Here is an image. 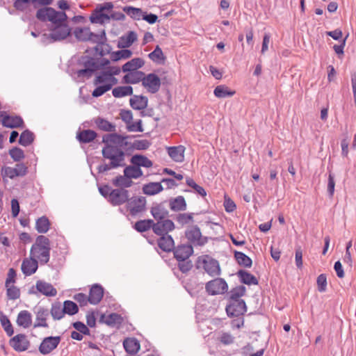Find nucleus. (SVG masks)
<instances>
[{
    "mask_svg": "<svg viewBox=\"0 0 356 356\" xmlns=\"http://www.w3.org/2000/svg\"><path fill=\"white\" fill-rule=\"evenodd\" d=\"M246 291V289L244 286H236L229 292V302L235 300H243L241 299Z\"/></svg>",
    "mask_w": 356,
    "mask_h": 356,
    "instance_id": "09e8293b",
    "label": "nucleus"
},
{
    "mask_svg": "<svg viewBox=\"0 0 356 356\" xmlns=\"http://www.w3.org/2000/svg\"><path fill=\"white\" fill-rule=\"evenodd\" d=\"M127 138L128 136H122L118 134H109L103 136L102 142L105 143V145L114 144L123 147L127 145V143L126 141Z\"/></svg>",
    "mask_w": 356,
    "mask_h": 356,
    "instance_id": "6ab92c4d",
    "label": "nucleus"
},
{
    "mask_svg": "<svg viewBox=\"0 0 356 356\" xmlns=\"http://www.w3.org/2000/svg\"><path fill=\"white\" fill-rule=\"evenodd\" d=\"M9 154L10 157L15 161H19L25 157L24 151L19 147H13L9 150Z\"/></svg>",
    "mask_w": 356,
    "mask_h": 356,
    "instance_id": "680f3d73",
    "label": "nucleus"
},
{
    "mask_svg": "<svg viewBox=\"0 0 356 356\" xmlns=\"http://www.w3.org/2000/svg\"><path fill=\"white\" fill-rule=\"evenodd\" d=\"M28 172V168L22 163L15 165V167L4 166L1 168V174L3 176L7 177L11 179L17 177H24Z\"/></svg>",
    "mask_w": 356,
    "mask_h": 356,
    "instance_id": "9b49d317",
    "label": "nucleus"
},
{
    "mask_svg": "<svg viewBox=\"0 0 356 356\" xmlns=\"http://www.w3.org/2000/svg\"><path fill=\"white\" fill-rule=\"evenodd\" d=\"M163 190V187L160 182H149L143 185V192L147 195H154Z\"/></svg>",
    "mask_w": 356,
    "mask_h": 356,
    "instance_id": "72a5a7b5",
    "label": "nucleus"
},
{
    "mask_svg": "<svg viewBox=\"0 0 356 356\" xmlns=\"http://www.w3.org/2000/svg\"><path fill=\"white\" fill-rule=\"evenodd\" d=\"M148 56L153 62L156 63H161L165 59L163 51L159 45L155 47L152 52L149 54Z\"/></svg>",
    "mask_w": 356,
    "mask_h": 356,
    "instance_id": "6e6d98bb",
    "label": "nucleus"
},
{
    "mask_svg": "<svg viewBox=\"0 0 356 356\" xmlns=\"http://www.w3.org/2000/svg\"><path fill=\"white\" fill-rule=\"evenodd\" d=\"M142 85L147 90L152 94L157 92L161 87V79L154 73H150L144 76Z\"/></svg>",
    "mask_w": 356,
    "mask_h": 356,
    "instance_id": "f8f14e48",
    "label": "nucleus"
},
{
    "mask_svg": "<svg viewBox=\"0 0 356 356\" xmlns=\"http://www.w3.org/2000/svg\"><path fill=\"white\" fill-rule=\"evenodd\" d=\"M2 124L8 128H17L23 125V120L19 116L4 115L1 120Z\"/></svg>",
    "mask_w": 356,
    "mask_h": 356,
    "instance_id": "cd10ccee",
    "label": "nucleus"
},
{
    "mask_svg": "<svg viewBox=\"0 0 356 356\" xmlns=\"http://www.w3.org/2000/svg\"><path fill=\"white\" fill-rule=\"evenodd\" d=\"M49 33L42 34L40 41L47 45L60 42L67 38L72 33V29L67 24V20L56 25H48Z\"/></svg>",
    "mask_w": 356,
    "mask_h": 356,
    "instance_id": "f03ea898",
    "label": "nucleus"
},
{
    "mask_svg": "<svg viewBox=\"0 0 356 356\" xmlns=\"http://www.w3.org/2000/svg\"><path fill=\"white\" fill-rule=\"evenodd\" d=\"M154 220L151 219L140 220L137 221L134 225V228L139 232H144L152 228L153 229Z\"/></svg>",
    "mask_w": 356,
    "mask_h": 356,
    "instance_id": "8fccbe9b",
    "label": "nucleus"
},
{
    "mask_svg": "<svg viewBox=\"0 0 356 356\" xmlns=\"http://www.w3.org/2000/svg\"><path fill=\"white\" fill-rule=\"evenodd\" d=\"M129 104L133 109L142 111L147 106L148 99L143 95H134L130 98Z\"/></svg>",
    "mask_w": 356,
    "mask_h": 356,
    "instance_id": "393cba45",
    "label": "nucleus"
},
{
    "mask_svg": "<svg viewBox=\"0 0 356 356\" xmlns=\"http://www.w3.org/2000/svg\"><path fill=\"white\" fill-rule=\"evenodd\" d=\"M131 164L136 165L139 168L141 167L149 168L153 165V163L147 156L141 154L133 155L130 159Z\"/></svg>",
    "mask_w": 356,
    "mask_h": 356,
    "instance_id": "c756f323",
    "label": "nucleus"
},
{
    "mask_svg": "<svg viewBox=\"0 0 356 356\" xmlns=\"http://www.w3.org/2000/svg\"><path fill=\"white\" fill-rule=\"evenodd\" d=\"M17 323L24 328L29 327L32 323L31 314L27 310L21 311L17 315Z\"/></svg>",
    "mask_w": 356,
    "mask_h": 356,
    "instance_id": "7c9ffc66",
    "label": "nucleus"
},
{
    "mask_svg": "<svg viewBox=\"0 0 356 356\" xmlns=\"http://www.w3.org/2000/svg\"><path fill=\"white\" fill-rule=\"evenodd\" d=\"M113 8V4L111 2H105L102 4H98L90 16V22L99 24L108 23L111 17H114V15H109L107 12L111 10Z\"/></svg>",
    "mask_w": 356,
    "mask_h": 356,
    "instance_id": "39448f33",
    "label": "nucleus"
},
{
    "mask_svg": "<svg viewBox=\"0 0 356 356\" xmlns=\"http://www.w3.org/2000/svg\"><path fill=\"white\" fill-rule=\"evenodd\" d=\"M144 76L145 73L141 71L131 72L124 76L123 81L130 84H136L140 81L143 83Z\"/></svg>",
    "mask_w": 356,
    "mask_h": 356,
    "instance_id": "473e14b6",
    "label": "nucleus"
},
{
    "mask_svg": "<svg viewBox=\"0 0 356 356\" xmlns=\"http://www.w3.org/2000/svg\"><path fill=\"white\" fill-rule=\"evenodd\" d=\"M50 250L49 239L44 235H40L32 245L30 254L31 257L39 260L40 264H46L49 261Z\"/></svg>",
    "mask_w": 356,
    "mask_h": 356,
    "instance_id": "7ed1b4c3",
    "label": "nucleus"
},
{
    "mask_svg": "<svg viewBox=\"0 0 356 356\" xmlns=\"http://www.w3.org/2000/svg\"><path fill=\"white\" fill-rule=\"evenodd\" d=\"M174 229L175 224L171 220L165 219L159 220L156 222H154L153 232L156 235H168V233Z\"/></svg>",
    "mask_w": 356,
    "mask_h": 356,
    "instance_id": "dca6fc26",
    "label": "nucleus"
},
{
    "mask_svg": "<svg viewBox=\"0 0 356 356\" xmlns=\"http://www.w3.org/2000/svg\"><path fill=\"white\" fill-rule=\"evenodd\" d=\"M112 183L115 186L118 187V188L126 189L127 188L131 187L134 182L130 177H127L124 174V175H119L113 179Z\"/></svg>",
    "mask_w": 356,
    "mask_h": 356,
    "instance_id": "e433bc0d",
    "label": "nucleus"
},
{
    "mask_svg": "<svg viewBox=\"0 0 356 356\" xmlns=\"http://www.w3.org/2000/svg\"><path fill=\"white\" fill-rule=\"evenodd\" d=\"M151 143L146 139L136 140L132 144V147L138 150H145L149 148Z\"/></svg>",
    "mask_w": 356,
    "mask_h": 356,
    "instance_id": "69168bd1",
    "label": "nucleus"
},
{
    "mask_svg": "<svg viewBox=\"0 0 356 356\" xmlns=\"http://www.w3.org/2000/svg\"><path fill=\"white\" fill-rule=\"evenodd\" d=\"M35 289L38 292L46 296L54 297L57 295V291L53 285L42 280L37 281Z\"/></svg>",
    "mask_w": 356,
    "mask_h": 356,
    "instance_id": "aec40b11",
    "label": "nucleus"
},
{
    "mask_svg": "<svg viewBox=\"0 0 356 356\" xmlns=\"http://www.w3.org/2000/svg\"><path fill=\"white\" fill-rule=\"evenodd\" d=\"M0 323L6 334L9 337L12 336L14 333L13 325L8 318L3 312H0Z\"/></svg>",
    "mask_w": 356,
    "mask_h": 356,
    "instance_id": "5fc2aeb1",
    "label": "nucleus"
},
{
    "mask_svg": "<svg viewBox=\"0 0 356 356\" xmlns=\"http://www.w3.org/2000/svg\"><path fill=\"white\" fill-rule=\"evenodd\" d=\"M318 290L320 292H324L327 289V277L325 274H321L318 276L316 280Z\"/></svg>",
    "mask_w": 356,
    "mask_h": 356,
    "instance_id": "338daca9",
    "label": "nucleus"
},
{
    "mask_svg": "<svg viewBox=\"0 0 356 356\" xmlns=\"http://www.w3.org/2000/svg\"><path fill=\"white\" fill-rule=\"evenodd\" d=\"M234 257L240 266H243L246 268H250L252 266V259L245 254L235 251Z\"/></svg>",
    "mask_w": 356,
    "mask_h": 356,
    "instance_id": "3c124183",
    "label": "nucleus"
},
{
    "mask_svg": "<svg viewBox=\"0 0 356 356\" xmlns=\"http://www.w3.org/2000/svg\"><path fill=\"white\" fill-rule=\"evenodd\" d=\"M36 17L42 22H49V25L59 24L67 20V16L64 11H57L51 7L38 10Z\"/></svg>",
    "mask_w": 356,
    "mask_h": 356,
    "instance_id": "20e7f679",
    "label": "nucleus"
},
{
    "mask_svg": "<svg viewBox=\"0 0 356 356\" xmlns=\"http://www.w3.org/2000/svg\"><path fill=\"white\" fill-rule=\"evenodd\" d=\"M74 35L80 41H88L91 36V31L89 28H76Z\"/></svg>",
    "mask_w": 356,
    "mask_h": 356,
    "instance_id": "864d4df0",
    "label": "nucleus"
},
{
    "mask_svg": "<svg viewBox=\"0 0 356 356\" xmlns=\"http://www.w3.org/2000/svg\"><path fill=\"white\" fill-rule=\"evenodd\" d=\"M214 95L218 98L232 97L235 94L234 90H231L225 85H220L216 87L213 91Z\"/></svg>",
    "mask_w": 356,
    "mask_h": 356,
    "instance_id": "49530a36",
    "label": "nucleus"
},
{
    "mask_svg": "<svg viewBox=\"0 0 356 356\" xmlns=\"http://www.w3.org/2000/svg\"><path fill=\"white\" fill-rule=\"evenodd\" d=\"M50 313L54 320H60L65 314L63 307L58 302L51 305Z\"/></svg>",
    "mask_w": 356,
    "mask_h": 356,
    "instance_id": "13d9d810",
    "label": "nucleus"
},
{
    "mask_svg": "<svg viewBox=\"0 0 356 356\" xmlns=\"http://www.w3.org/2000/svg\"><path fill=\"white\" fill-rule=\"evenodd\" d=\"M34 138L35 136L33 133L26 129L21 134L19 139V143L24 147L29 146L33 142Z\"/></svg>",
    "mask_w": 356,
    "mask_h": 356,
    "instance_id": "603ef678",
    "label": "nucleus"
},
{
    "mask_svg": "<svg viewBox=\"0 0 356 356\" xmlns=\"http://www.w3.org/2000/svg\"><path fill=\"white\" fill-rule=\"evenodd\" d=\"M64 313L70 316L76 314L79 311L77 305L71 300H65L63 302Z\"/></svg>",
    "mask_w": 356,
    "mask_h": 356,
    "instance_id": "bf43d9fd",
    "label": "nucleus"
},
{
    "mask_svg": "<svg viewBox=\"0 0 356 356\" xmlns=\"http://www.w3.org/2000/svg\"><path fill=\"white\" fill-rule=\"evenodd\" d=\"M205 289L211 296L224 294L228 290V285L224 279L216 278L206 284Z\"/></svg>",
    "mask_w": 356,
    "mask_h": 356,
    "instance_id": "1a4fd4ad",
    "label": "nucleus"
},
{
    "mask_svg": "<svg viewBox=\"0 0 356 356\" xmlns=\"http://www.w3.org/2000/svg\"><path fill=\"white\" fill-rule=\"evenodd\" d=\"M132 51L129 49H121L115 52L112 56V59L113 60H118L120 59H126L129 58L131 56Z\"/></svg>",
    "mask_w": 356,
    "mask_h": 356,
    "instance_id": "e2e57ef3",
    "label": "nucleus"
},
{
    "mask_svg": "<svg viewBox=\"0 0 356 356\" xmlns=\"http://www.w3.org/2000/svg\"><path fill=\"white\" fill-rule=\"evenodd\" d=\"M237 275L240 278L241 282L243 284L248 285H257L258 284V280L256 277L245 270H240L237 273Z\"/></svg>",
    "mask_w": 356,
    "mask_h": 356,
    "instance_id": "58836bf2",
    "label": "nucleus"
},
{
    "mask_svg": "<svg viewBox=\"0 0 356 356\" xmlns=\"http://www.w3.org/2000/svg\"><path fill=\"white\" fill-rule=\"evenodd\" d=\"M159 247L165 252H170L174 249V240L170 235L161 236L158 240Z\"/></svg>",
    "mask_w": 356,
    "mask_h": 356,
    "instance_id": "f704fd0d",
    "label": "nucleus"
},
{
    "mask_svg": "<svg viewBox=\"0 0 356 356\" xmlns=\"http://www.w3.org/2000/svg\"><path fill=\"white\" fill-rule=\"evenodd\" d=\"M247 311V307L244 300H235L229 302L226 306V312L229 316H240Z\"/></svg>",
    "mask_w": 356,
    "mask_h": 356,
    "instance_id": "4468645a",
    "label": "nucleus"
},
{
    "mask_svg": "<svg viewBox=\"0 0 356 356\" xmlns=\"http://www.w3.org/2000/svg\"><path fill=\"white\" fill-rule=\"evenodd\" d=\"M122 317L120 315L116 314V313H111L107 316L103 314L102 315L100 318V321L106 323V325L109 326H115L117 325H119L122 322Z\"/></svg>",
    "mask_w": 356,
    "mask_h": 356,
    "instance_id": "c9c22d12",
    "label": "nucleus"
},
{
    "mask_svg": "<svg viewBox=\"0 0 356 356\" xmlns=\"http://www.w3.org/2000/svg\"><path fill=\"white\" fill-rule=\"evenodd\" d=\"M97 133L91 129H84L77 133L76 138L81 143H89L97 137Z\"/></svg>",
    "mask_w": 356,
    "mask_h": 356,
    "instance_id": "2f4dec72",
    "label": "nucleus"
},
{
    "mask_svg": "<svg viewBox=\"0 0 356 356\" xmlns=\"http://www.w3.org/2000/svg\"><path fill=\"white\" fill-rule=\"evenodd\" d=\"M6 289V296L8 299L15 300L20 297V290L18 287L14 284L9 285V286H5Z\"/></svg>",
    "mask_w": 356,
    "mask_h": 356,
    "instance_id": "052dcab7",
    "label": "nucleus"
},
{
    "mask_svg": "<svg viewBox=\"0 0 356 356\" xmlns=\"http://www.w3.org/2000/svg\"><path fill=\"white\" fill-rule=\"evenodd\" d=\"M116 83L117 79L115 77H111V74H108L106 71L97 76L94 80V84L96 86L111 83L112 87Z\"/></svg>",
    "mask_w": 356,
    "mask_h": 356,
    "instance_id": "4c0bfd02",
    "label": "nucleus"
},
{
    "mask_svg": "<svg viewBox=\"0 0 356 356\" xmlns=\"http://www.w3.org/2000/svg\"><path fill=\"white\" fill-rule=\"evenodd\" d=\"M60 340V336L45 337L39 346L40 353L42 355L49 354L57 348Z\"/></svg>",
    "mask_w": 356,
    "mask_h": 356,
    "instance_id": "ddd939ff",
    "label": "nucleus"
},
{
    "mask_svg": "<svg viewBox=\"0 0 356 356\" xmlns=\"http://www.w3.org/2000/svg\"><path fill=\"white\" fill-rule=\"evenodd\" d=\"M124 174L131 179H138L143 175L141 169L133 164L124 168Z\"/></svg>",
    "mask_w": 356,
    "mask_h": 356,
    "instance_id": "37998d69",
    "label": "nucleus"
},
{
    "mask_svg": "<svg viewBox=\"0 0 356 356\" xmlns=\"http://www.w3.org/2000/svg\"><path fill=\"white\" fill-rule=\"evenodd\" d=\"M174 256L179 261L187 260L193 253V248L191 244H181L174 248Z\"/></svg>",
    "mask_w": 356,
    "mask_h": 356,
    "instance_id": "a211bd4d",
    "label": "nucleus"
},
{
    "mask_svg": "<svg viewBox=\"0 0 356 356\" xmlns=\"http://www.w3.org/2000/svg\"><path fill=\"white\" fill-rule=\"evenodd\" d=\"M123 11L134 20H140L143 16V11L141 8H135L131 6L123 7Z\"/></svg>",
    "mask_w": 356,
    "mask_h": 356,
    "instance_id": "ea45409f",
    "label": "nucleus"
},
{
    "mask_svg": "<svg viewBox=\"0 0 356 356\" xmlns=\"http://www.w3.org/2000/svg\"><path fill=\"white\" fill-rule=\"evenodd\" d=\"M168 206L170 210L175 212L184 211L187 208L186 200L182 195L170 198Z\"/></svg>",
    "mask_w": 356,
    "mask_h": 356,
    "instance_id": "412c9836",
    "label": "nucleus"
},
{
    "mask_svg": "<svg viewBox=\"0 0 356 356\" xmlns=\"http://www.w3.org/2000/svg\"><path fill=\"white\" fill-rule=\"evenodd\" d=\"M197 267H202L211 277L220 275V267L217 260L208 255L200 257L197 259Z\"/></svg>",
    "mask_w": 356,
    "mask_h": 356,
    "instance_id": "0eeeda50",
    "label": "nucleus"
},
{
    "mask_svg": "<svg viewBox=\"0 0 356 356\" xmlns=\"http://www.w3.org/2000/svg\"><path fill=\"white\" fill-rule=\"evenodd\" d=\"M95 123L100 130L104 131H114L115 130V124L102 118H97L95 120Z\"/></svg>",
    "mask_w": 356,
    "mask_h": 356,
    "instance_id": "a18cd8bd",
    "label": "nucleus"
},
{
    "mask_svg": "<svg viewBox=\"0 0 356 356\" xmlns=\"http://www.w3.org/2000/svg\"><path fill=\"white\" fill-rule=\"evenodd\" d=\"M193 213H180L175 216V220L179 225L184 226L193 221Z\"/></svg>",
    "mask_w": 356,
    "mask_h": 356,
    "instance_id": "4d7b16f0",
    "label": "nucleus"
},
{
    "mask_svg": "<svg viewBox=\"0 0 356 356\" xmlns=\"http://www.w3.org/2000/svg\"><path fill=\"white\" fill-rule=\"evenodd\" d=\"M38 268V262L36 259L31 257L30 259H25L22 264V271L26 276H30L35 273Z\"/></svg>",
    "mask_w": 356,
    "mask_h": 356,
    "instance_id": "5701e85b",
    "label": "nucleus"
},
{
    "mask_svg": "<svg viewBox=\"0 0 356 356\" xmlns=\"http://www.w3.org/2000/svg\"><path fill=\"white\" fill-rule=\"evenodd\" d=\"M185 236L195 246H203L208 242L207 237L202 235L200 229L197 225L189 227L185 232Z\"/></svg>",
    "mask_w": 356,
    "mask_h": 356,
    "instance_id": "6e6552de",
    "label": "nucleus"
},
{
    "mask_svg": "<svg viewBox=\"0 0 356 356\" xmlns=\"http://www.w3.org/2000/svg\"><path fill=\"white\" fill-rule=\"evenodd\" d=\"M133 88L130 86H118L113 89L112 94L116 98L131 95Z\"/></svg>",
    "mask_w": 356,
    "mask_h": 356,
    "instance_id": "de8ad7c7",
    "label": "nucleus"
},
{
    "mask_svg": "<svg viewBox=\"0 0 356 356\" xmlns=\"http://www.w3.org/2000/svg\"><path fill=\"white\" fill-rule=\"evenodd\" d=\"M111 89V84H103L98 86L92 93L94 97H99Z\"/></svg>",
    "mask_w": 356,
    "mask_h": 356,
    "instance_id": "0e129e2a",
    "label": "nucleus"
},
{
    "mask_svg": "<svg viewBox=\"0 0 356 356\" xmlns=\"http://www.w3.org/2000/svg\"><path fill=\"white\" fill-rule=\"evenodd\" d=\"M127 207L132 216L143 212L146 209V198L143 196L129 197Z\"/></svg>",
    "mask_w": 356,
    "mask_h": 356,
    "instance_id": "9d476101",
    "label": "nucleus"
},
{
    "mask_svg": "<svg viewBox=\"0 0 356 356\" xmlns=\"http://www.w3.org/2000/svg\"><path fill=\"white\" fill-rule=\"evenodd\" d=\"M167 150L168 155L174 161L181 163L184 161L185 147L183 145L169 147Z\"/></svg>",
    "mask_w": 356,
    "mask_h": 356,
    "instance_id": "bb28decb",
    "label": "nucleus"
},
{
    "mask_svg": "<svg viewBox=\"0 0 356 356\" xmlns=\"http://www.w3.org/2000/svg\"><path fill=\"white\" fill-rule=\"evenodd\" d=\"M104 159L109 160L108 163H103L97 166L99 173H104L112 169L125 165V153L122 149L112 145H105L102 150Z\"/></svg>",
    "mask_w": 356,
    "mask_h": 356,
    "instance_id": "f257e3e1",
    "label": "nucleus"
},
{
    "mask_svg": "<svg viewBox=\"0 0 356 356\" xmlns=\"http://www.w3.org/2000/svg\"><path fill=\"white\" fill-rule=\"evenodd\" d=\"M104 296V289L99 284H94L90 289L88 298L91 305H97Z\"/></svg>",
    "mask_w": 356,
    "mask_h": 356,
    "instance_id": "b1692460",
    "label": "nucleus"
},
{
    "mask_svg": "<svg viewBox=\"0 0 356 356\" xmlns=\"http://www.w3.org/2000/svg\"><path fill=\"white\" fill-rule=\"evenodd\" d=\"M35 314L36 317L33 327H48L49 325L47 323V319L49 315V310L44 307H39L38 308Z\"/></svg>",
    "mask_w": 356,
    "mask_h": 356,
    "instance_id": "4be33fe9",
    "label": "nucleus"
},
{
    "mask_svg": "<svg viewBox=\"0 0 356 356\" xmlns=\"http://www.w3.org/2000/svg\"><path fill=\"white\" fill-rule=\"evenodd\" d=\"M50 228V222L46 216L39 218L35 222V229L38 233H47Z\"/></svg>",
    "mask_w": 356,
    "mask_h": 356,
    "instance_id": "79ce46f5",
    "label": "nucleus"
},
{
    "mask_svg": "<svg viewBox=\"0 0 356 356\" xmlns=\"http://www.w3.org/2000/svg\"><path fill=\"white\" fill-rule=\"evenodd\" d=\"M129 197V191L124 188H115L111 193L109 203L113 206H120L127 203Z\"/></svg>",
    "mask_w": 356,
    "mask_h": 356,
    "instance_id": "2eb2a0df",
    "label": "nucleus"
},
{
    "mask_svg": "<svg viewBox=\"0 0 356 356\" xmlns=\"http://www.w3.org/2000/svg\"><path fill=\"white\" fill-rule=\"evenodd\" d=\"M73 327L76 331L83 333L85 335H90V332L88 327L82 322L76 321L73 323Z\"/></svg>",
    "mask_w": 356,
    "mask_h": 356,
    "instance_id": "774afa93",
    "label": "nucleus"
},
{
    "mask_svg": "<svg viewBox=\"0 0 356 356\" xmlns=\"http://www.w3.org/2000/svg\"><path fill=\"white\" fill-rule=\"evenodd\" d=\"M10 346L17 352H23L26 350L30 342L27 339L26 336L24 334H19L13 337L9 342Z\"/></svg>",
    "mask_w": 356,
    "mask_h": 356,
    "instance_id": "f3484780",
    "label": "nucleus"
},
{
    "mask_svg": "<svg viewBox=\"0 0 356 356\" xmlns=\"http://www.w3.org/2000/svg\"><path fill=\"white\" fill-rule=\"evenodd\" d=\"M80 65L83 66V69L76 71V75L79 78H90L93 72L99 70L100 65L95 58L88 56H82L80 59Z\"/></svg>",
    "mask_w": 356,
    "mask_h": 356,
    "instance_id": "423d86ee",
    "label": "nucleus"
},
{
    "mask_svg": "<svg viewBox=\"0 0 356 356\" xmlns=\"http://www.w3.org/2000/svg\"><path fill=\"white\" fill-rule=\"evenodd\" d=\"M150 213L157 221L165 220L168 216L169 213L163 203L153 205L151 208Z\"/></svg>",
    "mask_w": 356,
    "mask_h": 356,
    "instance_id": "a878e982",
    "label": "nucleus"
},
{
    "mask_svg": "<svg viewBox=\"0 0 356 356\" xmlns=\"http://www.w3.org/2000/svg\"><path fill=\"white\" fill-rule=\"evenodd\" d=\"M145 64L144 60L140 58H135L127 62L122 67V70L124 72H131L138 71V69L142 67Z\"/></svg>",
    "mask_w": 356,
    "mask_h": 356,
    "instance_id": "c85d7f7f",
    "label": "nucleus"
},
{
    "mask_svg": "<svg viewBox=\"0 0 356 356\" xmlns=\"http://www.w3.org/2000/svg\"><path fill=\"white\" fill-rule=\"evenodd\" d=\"M123 346L126 352L129 354L136 353L140 348V345L137 340L135 339L128 338L125 339L124 341Z\"/></svg>",
    "mask_w": 356,
    "mask_h": 356,
    "instance_id": "c03bdc74",
    "label": "nucleus"
},
{
    "mask_svg": "<svg viewBox=\"0 0 356 356\" xmlns=\"http://www.w3.org/2000/svg\"><path fill=\"white\" fill-rule=\"evenodd\" d=\"M137 40V34L134 31H129L125 35L120 37L119 47L125 48L130 47Z\"/></svg>",
    "mask_w": 356,
    "mask_h": 356,
    "instance_id": "a19ab883",
    "label": "nucleus"
}]
</instances>
